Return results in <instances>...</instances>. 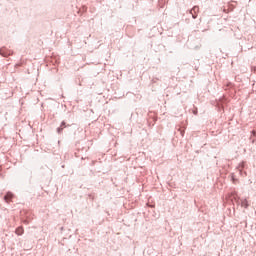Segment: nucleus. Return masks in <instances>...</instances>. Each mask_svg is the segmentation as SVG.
Instances as JSON below:
<instances>
[{"mask_svg": "<svg viewBox=\"0 0 256 256\" xmlns=\"http://www.w3.org/2000/svg\"><path fill=\"white\" fill-rule=\"evenodd\" d=\"M14 195L11 192H8L5 197H4V201H6V203H11V200L13 199Z\"/></svg>", "mask_w": 256, "mask_h": 256, "instance_id": "obj_1", "label": "nucleus"}, {"mask_svg": "<svg viewBox=\"0 0 256 256\" xmlns=\"http://www.w3.org/2000/svg\"><path fill=\"white\" fill-rule=\"evenodd\" d=\"M23 233V227H19L16 229V235H21Z\"/></svg>", "mask_w": 256, "mask_h": 256, "instance_id": "obj_4", "label": "nucleus"}, {"mask_svg": "<svg viewBox=\"0 0 256 256\" xmlns=\"http://www.w3.org/2000/svg\"><path fill=\"white\" fill-rule=\"evenodd\" d=\"M197 11H199V7L195 6L192 10H191V14L193 16V18L195 19L197 16H195V14L193 13H197Z\"/></svg>", "mask_w": 256, "mask_h": 256, "instance_id": "obj_2", "label": "nucleus"}, {"mask_svg": "<svg viewBox=\"0 0 256 256\" xmlns=\"http://www.w3.org/2000/svg\"><path fill=\"white\" fill-rule=\"evenodd\" d=\"M241 205H242L245 209H247V207H249V202H247V199H245V200H243V201L241 202Z\"/></svg>", "mask_w": 256, "mask_h": 256, "instance_id": "obj_3", "label": "nucleus"}]
</instances>
